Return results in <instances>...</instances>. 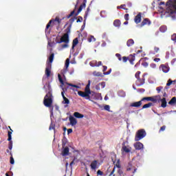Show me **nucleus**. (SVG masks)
<instances>
[{
  "instance_id": "nucleus-32",
  "label": "nucleus",
  "mask_w": 176,
  "mask_h": 176,
  "mask_svg": "<svg viewBox=\"0 0 176 176\" xmlns=\"http://www.w3.org/2000/svg\"><path fill=\"white\" fill-rule=\"evenodd\" d=\"M113 25L114 27H118V28H119V27H120V21L119 19L114 21Z\"/></svg>"
},
{
  "instance_id": "nucleus-12",
  "label": "nucleus",
  "mask_w": 176,
  "mask_h": 176,
  "mask_svg": "<svg viewBox=\"0 0 176 176\" xmlns=\"http://www.w3.org/2000/svg\"><path fill=\"white\" fill-rule=\"evenodd\" d=\"M133 146L136 151H141V149H144V144L140 142L135 143Z\"/></svg>"
},
{
  "instance_id": "nucleus-15",
  "label": "nucleus",
  "mask_w": 176,
  "mask_h": 176,
  "mask_svg": "<svg viewBox=\"0 0 176 176\" xmlns=\"http://www.w3.org/2000/svg\"><path fill=\"white\" fill-rule=\"evenodd\" d=\"M91 67H100V65H102V62L97 60H92L90 62Z\"/></svg>"
},
{
  "instance_id": "nucleus-3",
  "label": "nucleus",
  "mask_w": 176,
  "mask_h": 176,
  "mask_svg": "<svg viewBox=\"0 0 176 176\" xmlns=\"http://www.w3.org/2000/svg\"><path fill=\"white\" fill-rule=\"evenodd\" d=\"M78 96L86 98L87 100L90 99V94H91V91H90V80H88V84L86 85L85 91H78Z\"/></svg>"
},
{
  "instance_id": "nucleus-31",
  "label": "nucleus",
  "mask_w": 176,
  "mask_h": 176,
  "mask_svg": "<svg viewBox=\"0 0 176 176\" xmlns=\"http://www.w3.org/2000/svg\"><path fill=\"white\" fill-rule=\"evenodd\" d=\"M76 19H78V18H76V16H74V17L71 18V19H69V21L70 24L69 25L68 27H70V30H71V29L72 28V24L74 23V21H75V20H76Z\"/></svg>"
},
{
  "instance_id": "nucleus-34",
  "label": "nucleus",
  "mask_w": 176,
  "mask_h": 176,
  "mask_svg": "<svg viewBox=\"0 0 176 176\" xmlns=\"http://www.w3.org/2000/svg\"><path fill=\"white\" fill-rule=\"evenodd\" d=\"M87 41L89 43L96 42V38L94 37V36H90L87 38Z\"/></svg>"
},
{
  "instance_id": "nucleus-52",
  "label": "nucleus",
  "mask_w": 176,
  "mask_h": 176,
  "mask_svg": "<svg viewBox=\"0 0 176 176\" xmlns=\"http://www.w3.org/2000/svg\"><path fill=\"white\" fill-rule=\"evenodd\" d=\"M116 57H118L119 61H122V56H120V54H116Z\"/></svg>"
},
{
  "instance_id": "nucleus-24",
  "label": "nucleus",
  "mask_w": 176,
  "mask_h": 176,
  "mask_svg": "<svg viewBox=\"0 0 176 176\" xmlns=\"http://www.w3.org/2000/svg\"><path fill=\"white\" fill-rule=\"evenodd\" d=\"M146 24H148V25H151V21L148 19H144L141 23V27H144V25H146Z\"/></svg>"
},
{
  "instance_id": "nucleus-18",
  "label": "nucleus",
  "mask_w": 176,
  "mask_h": 176,
  "mask_svg": "<svg viewBox=\"0 0 176 176\" xmlns=\"http://www.w3.org/2000/svg\"><path fill=\"white\" fill-rule=\"evenodd\" d=\"M61 96L63 98V104L68 105V104H69V100L67 99V97H65V96L64 95V91L61 92Z\"/></svg>"
},
{
  "instance_id": "nucleus-26",
  "label": "nucleus",
  "mask_w": 176,
  "mask_h": 176,
  "mask_svg": "<svg viewBox=\"0 0 176 176\" xmlns=\"http://www.w3.org/2000/svg\"><path fill=\"white\" fill-rule=\"evenodd\" d=\"M145 83V79L141 80V78H138L136 81L137 86H142Z\"/></svg>"
},
{
  "instance_id": "nucleus-36",
  "label": "nucleus",
  "mask_w": 176,
  "mask_h": 176,
  "mask_svg": "<svg viewBox=\"0 0 176 176\" xmlns=\"http://www.w3.org/2000/svg\"><path fill=\"white\" fill-rule=\"evenodd\" d=\"M153 105V104L152 103H148V104H144V105H143V107H142V109H146V108H151V107Z\"/></svg>"
},
{
  "instance_id": "nucleus-47",
  "label": "nucleus",
  "mask_w": 176,
  "mask_h": 176,
  "mask_svg": "<svg viewBox=\"0 0 176 176\" xmlns=\"http://www.w3.org/2000/svg\"><path fill=\"white\" fill-rule=\"evenodd\" d=\"M82 21H83V17L82 16H78V19L76 21V23H82Z\"/></svg>"
},
{
  "instance_id": "nucleus-14",
  "label": "nucleus",
  "mask_w": 176,
  "mask_h": 176,
  "mask_svg": "<svg viewBox=\"0 0 176 176\" xmlns=\"http://www.w3.org/2000/svg\"><path fill=\"white\" fill-rule=\"evenodd\" d=\"M62 156H68L69 155V148L68 146L62 147Z\"/></svg>"
},
{
  "instance_id": "nucleus-20",
  "label": "nucleus",
  "mask_w": 176,
  "mask_h": 176,
  "mask_svg": "<svg viewBox=\"0 0 176 176\" xmlns=\"http://www.w3.org/2000/svg\"><path fill=\"white\" fill-rule=\"evenodd\" d=\"M135 23L136 24H140L141 23V12H140L135 17Z\"/></svg>"
},
{
  "instance_id": "nucleus-54",
  "label": "nucleus",
  "mask_w": 176,
  "mask_h": 176,
  "mask_svg": "<svg viewBox=\"0 0 176 176\" xmlns=\"http://www.w3.org/2000/svg\"><path fill=\"white\" fill-rule=\"evenodd\" d=\"M150 67H151V68L155 69V68H156V64H155V63H151V64L150 65Z\"/></svg>"
},
{
  "instance_id": "nucleus-27",
  "label": "nucleus",
  "mask_w": 176,
  "mask_h": 176,
  "mask_svg": "<svg viewBox=\"0 0 176 176\" xmlns=\"http://www.w3.org/2000/svg\"><path fill=\"white\" fill-rule=\"evenodd\" d=\"M133 45H134V40H133L132 38H130L126 41V45L128 46V47L133 46Z\"/></svg>"
},
{
  "instance_id": "nucleus-10",
  "label": "nucleus",
  "mask_w": 176,
  "mask_h": 176,
  "mask_svg": "<svg viewBox=\"0 0 176 176\" xmlns=\"http://www.w3.org/2000/svg\"><path fill=\"white\" fill-rule=\"evenodd\" d=\"M50 74H52V64L47 63V66L45 68V75L47 78H50Z\"/></svg>"
},
{
  "instance_id": "nucleus-17",
  "label": "nucleus",
  "mask_w": 176,
  "mask_h": 176,
  "mask_svg": "<svg viewBox=\"0 0 176 176\" xmlns=\"http://www.w3.org/2000/svg\"><path fill=\"white\" fill-rule=\"evenodd\" d=\"M83 8H86V3H83L82 4H81L77 11V12L75 14V16L76 17V16H78L79 14V13H80L83 9Z\"/></svg>"
},
{
  "instance_id": "nucleus-11",
  "label": "nucleus",
  "mask_w": 176,
  "mask_h": 176,
  "mask_svg": "<svg viewBox=\"0 0 176 176\" xmlns=\"http://www.w3.org/2000/svg\"><path fill=\"white\" fill-rule=\"evenodd\" d=\"M160 71H162L164 74H167L170 71V67L166 65H161L160 66Z\"/></svg>"
},
{
  "instance_id": "nucleus-28",
  "label": "nucleus",
  "mask_w": 176,
  "mask_h": 176,
  "mask_svg": "<svg viewBox=\"0 0 176 176\" xmlns=\"http://www.w3.org/2000/svg\"><path fill=\"white\" fill-rule=\"evenodd\" d=\"M8 129H10V131H8V141H12V133H13V130L10 126H8Z\"/></svg>"
},
{
  "instance_id": "nucleus-21",
  "label": "nucleus",
  "mask_w": 176,
  "mask_h": 176,
  "mask_svg": "<svg viewBox=\"0 0 176 176\" xmlns=\"http://www.w3.org/2000/svg\"><path fill=\"white\" fill-rule=\"evenodd\" d=\"M118 97H121L122 98H124L126 97V91L120 89L118 91Z\"/></svg>"
},
{
  "instance_id": "nucleus-22",
  "label": "nucleus",
  "mask_w": 176,
  "mask_h": 176,
  "mask_svg": "<svg viewBox=\"0 0 176 176\" xmlns=\"http://www.w3.org/2000/svg\"><path fill=\"white\" fill-rule=\"evenodd\" d=\"M142 101H152L153 102H155L156 99H155L153 97H144L142 99Z\"/></svg>"
},
{
  "instance_id": "nucleus-55",
  "label": "nucleus",
  "mask_w": 176,
  "mask_h": 176,
  "mask_svg": "<svg viewBox=\"0 0 176 176\" xmlns=\"http://www.w3.org/2000/svg\"><path fill=\"white\" fill-rule=\"evenodd\" d=\"M104 173H102V171H101L100 170H98L97 171V175H102Z\"/></svg>"
},
{
  "instance_id": "nucleus-51",
  "label": "nucleus",
  "mask_w": 176,
  "mask_h": 176,
  "mask_svg": "<svg viewBox=\"0 0 176 176\" xmlns=\"http://www.w3.org/2000/svg\"><path fill=\"white\" fill-rule=\"evenodd\" d=\"M124 6H126V5H121L120 6H118L117 9H124V10H127L125 8H123Z\"/></svg>"
},
{
  "instance_id": "nucleus-61",
  "label": "nucleus",
  "mask_w": 176,
  "mask_h": 176,
  "mask_svg": "<svg viewBox=\"0 0 176 176\" xmlns=\"http://www.w3.org/2000/svg\"><path fill=\"white\" fill-rule=\"evenodd\" d=\"M71 133H72V129H67V134L69 135Z\"/></svg>"
},
{
  "instance_id": "nucleus-1",
  "label": "nucleus",
  "mask_w": 176,
  "mask_h": 176,
  "mask_svg": "<svg viewBox=\"0 0 176 176\" xmlns=\"http://www.w3.org/2000/svg\"><path fill=\"white\" fill-rule=\"evenodd\" d=\"M166 9L164 7L160 6L159 12L161 13V17H169L171 14L176 13V0H169L167 1L166 6Z\"/></svg>"
},
{
  "instance_id": "nucleus-9",
  "label": "nucleus",
  "mask_w": 176,
  "mask_h": 176,
  "mask_svg": "<svg viewBox=\"0 0 176 176\" xmlns=\"http://www.w3.org/2000/svg\"><path fill=\"white\" fill-rule=\"evenodd\" d=\"M126 171H131L133 174H135V173H137V167L134 166V163L133 162L128 164L126 166Z\"/></svg>"
},
{
  "instance_id": "nucleus-56",
  "label": "nucleus",
  "mask_w": 176,
  "mask_h": 176,
  "mask_svg": "<svg viewBox=\"0 0 176 176\" xmlns=\"http://www.w3.org/2000/svg\"><path fill=\"white\" fill-rule=\"evenodd\" d=\"M142 65H143V67H144L145 68H146V67H148V65H149V64H148V63H146V62H144V63H142Z\"/></svg>"
},
{
  "instance_id": "nucleus-50",
  "label": "nucleus",
  "mask_w": 176,
  "mask_h": 176,
  "mask_svg": "<svg viewBox=\"0 0 176 176\" xmlns=\"http://www.w3.org/2000/svg\"><path fill=\"white\" fill-rule=\"evenodd\" d=\"M65 67L66 68H68V67H69V59H66V62H65Z\"/></svg>"
},
{
  "instance_id": "nucleus-43",
  "label": "nucleus",
  "mask_w": 176,
  "mask_h": 176,
  "mask_svg": "<svg viewBox=\"0 0 176 176\" xmlns=\"http://www.w3.org/2000/svg\"><path fill=\"white\" fill-rule=\"evenodd\" d=\"M58 80H59L60 83H61L62 85H64V80H63L61 75L58 74Z\"/></svg>"
},
{
  "instance_id": "nucleus-6",
  "label": "nucleus",
  "mask_w": 176,
  "mask_h": 176,
  "mask_svg": "<svg viewBox=\"0 0 176 176\" xmlns=\"http://www.w3.org/2000/svg\"><path fill=\"white\" fill-rule=\"evenodd\" d=\"M111 160L114 164V168L111 173V175H112V174H113V173H115V168H118V171L120 175L124 176V173H123V172L119 170V168H120V160H113V158H111Z\"/></svg>"
},
{
  "instance_id": "nucleus-4",
  "label": "nucleus",
  "mask_w": 176,
  "mask_h": 176,
  "mask_svg": "<svg viewBox=\"0 0 176 176\" xmlns=\"http://www.w3.org/2000/svg\"><path fill=\"white\" fill-rule=\"evenodd\" d=\"M62 20L63 19H60L58 16H56L55 19H51L46 25L45 32H47V34H50V31H52V29L49 30V28H50V27H53L55 23H58V25H60L61 24Z\"/></svg>"
},
{
  "instance_id": "nucleus-33",
  "label": "nucleus",
  "mask_w": 176,
  "mask_h": 176,
  "mask_svg": "<svg viewBox=\"0 0 176 176\" xmlns=\"http://www.w3.org/2000/svg\"><path fill=\"white\" fill-rule=\"evenodd\" d=\"M99 108H101V109H104L105 111H108L109 112L110 107L109 105H105L104 107L101 105H98Z\"/></svg>"
},
{
  "instance_id": "nucleus-7",
  "label": "nucleus",
  "mask_w": 176,
  "mask_h": 176,
  "mask_svg": "<svg viewBox=\"0 0 176 176\" xmlns=\"http://www.w3.org/2000/svg\"><path fill=\"white\" fill-rule=\"evenodd\" d=\"M145 137H146V131H145V129H140L136 133L135 141H140V140L145 138Z\"/></svg>"
},
{
  "instance_id": "nucleus-19",
  "label": "nucleus",
  "mask_w": 176,
  "mask_h": 176,
  "mask_svg": "<svg viewBox=\"0 0 176 176\" xmlns=\"http://www.w3.org/2000/svg\"><path fill=\"white\" fill-rule=\"evenodd\" d=\"M98 164V161L97 160H94L91 163V168L92 170H96V168H98V167H97V165Z\"/></svg>"
},
{
  "instance_id": "nucleus-8",
  "label": "nucleus",
  "mask_w": 176,
  "mask_h": 176,
  "mask_svg": "<svg viewBox=\"0 0 176 176\" xmlns=\"http://www.w3.org/2000/svg\"><path fill=\"white\" fill-rule=\"evenodd\" d=\"M121 152L122 155H126V153H130L131 152V148L130 146L127 145L126 142L122 143V146L121 148Z\"/></svg>"
},
{
  "instance_id": "nucleus-29",
  "label": "nucleus",
  "mask_w": 176,
  "mask_h": 176,
  "mask_svg": "<svg viewBox=\"0 0 176 176\" xmlns=\"http://www.w3.org/2000/svg\"><path fill=\"white\" fill-rule=\"evenodd\" d=\"M78 43H79V40L78 39V38H74L72 43V49H75V47L76 46V45H78Z\"/></svg>"
},
{
  "instance_id": "nucleus-59",
  "label": "nucleus",
  "mask_w": 176,
  "mask_h": 176,
  "mask_svg": "<svg viewBox=\"0 0 176 176\" xmlns=\"http://www.w3.org/2000/svg\"><path fill=\"white\" fill-rule=\"evenodd\" d=\"M67 47H68V44H67V43L63 44V45H62V48H63V49H65V48H67Z\"/></svg>"
},
{
  "instance_id": "nucleus-35",
  "label": "nucleus",
  "mask_w": 176,
  "mask_h": 176,
  "mask_svg": "<svg viewBox=\"0 0 176 176\" xmlns=\"http://www.w3.org/2000/svg\"><path fill=\"white\" fill-rule=\"evenodd\" d=\"M176 102V98L173 97L171 98V100L168 102L169 105H173V104H175Z\"/></svg>"
},
{
  "instance_id": "nucleus-60",
  "label": "nucleus",
  "mask_w": 176,
  "mask_h": 176,
  "mask_svg": "<svg viewBox=\"0 0 176 176\" xmlns=\"http://www.w3.org/2000/svg\"><path fill=\"white\" fill-rule=\"evenodd\" d=\"M50 130H54V126H53V124H51L50 126Z\"/></svg>"
},
{
  "instance_id": "nucleus-13",
  "label": "nucleus",
  "mask_w": 176,
  "mask_h": 176,
  "mask_svg": "<svg viewBox=\"0 0 176 176\" xmlns=\"http://www.w3.org/2000/svg\"><path fill=\"white\" fill-rule=\"evenodd\" d=\"M69 120L70 122L71 126H76V124H78V120H76V118H75V117L72 116H69Z\"/></svg>"
},
{
  "instance_id": "nucleus-49",
  "label": "nucleus",
  "mask_w": 176,
  "mask_h": 176,
  "mask_svg": "<svg viewBox=\"0 0 176 176\" xmlns=\"http://www.w3.org/2000/svg\"><path fill=\"white\" fill-rule=\"evenodd\" d=\"M156 90H157V93H160V91H162V90H163V87H157L156 88Z\"/></svg>"
},
{
  "instance_id": "nucleus-41",
  "label": "nucleus",
  "mask_w": 176,
  "mask_h": 176,
  "mask_svg": "<svg viewBox=\"0 0 176 176\" xmlns=\"http://www.w3.org/2000/svg\"><path fill=\"white\" fill-rule=\"evenodd\" d=\"M159 50H160V49L159 47H154L155 52H151L150 53H151V54H155V53H158L159 52Z\"/></svg>"
},
{
  "instance_id": "nucleus-2",
  "label": "nucleus",
  "mask_w": 176,
  "mask_h": 176,
  "mask_svg": "<svg viewBox=\"0 0 176 176\" xmlns=\"http://www.w3.org/2000/svg\"><path fill=\"white\" fill-rule=\"evenodd\" d=\"M43 104L47 108L50 109L51 113H53V95L52 94V91H49L44 97Z\"/></svg>"
},
{
  "instance_id": "nucleus-40",
  "label": "nucleus",
  "mask_w": 176,
  "mask_h": 176,
  "mask_svg": "<svg viewBox=\"0 0 176 176\" xmlns=\"http://www.w3.org/2000/svg\"><path fill=\"white\" fill-rule=\"evenodd\" d=\"M65 145H67V139L63 138L62 140V148H65Z\"/></svg>"
},
{
  "instance_id": "nucleus-44",
  "label": "nucleus",
  "mask_w": 176,
  "mask_h": 176,
  "mask_svg": "<svg viewBox=\"0 0 176 176\" xmlns=\"http://www.w3.org/2000/svg\"><path fill=\"white\" fill-rule=\"evenodd\" d=\"M75 14V10H74L69 15L67 16V19H70Z\"/></svg>"
},
{
  "instance_id": "nucleus-62",
  "label": "nucleus",
  "mask_w": 176,
  "mask_h": 176,
  "mask_svg": "<svg viewBox=\"0 0 176 176\" xmlns=\"http://www.w3.org/2000/svg\"><path fill=\"white\" fill-rule=\"evenodd\" d=\"M164 130H166V126H162L160 129V131H164Z\"/></svg>"
},
{
  "instance_id": "nucleus-25",
  "label": "nucleus",
  "mask_w": 176,
  "mask_h": 176,
  "mask_svg": "<svg viewBox=\"0 0 176 176\" xmlns=\"http://www.w3.org/2000/svg\"><path fill=\"white\" fill-rule=\"evenodd\" d=\"M161 103L162 108H166V107H167V100H166V98L161 99Z\"/></svg>"
},
{
  "instance_id": "nucleus-53",
  "label": "nucleus",
  "mask_w": 176,
  "mask_h": 176,
  "mask_svg": "<svg viewBox=\"0 0 176 176\" xmlns=\"http://www.w3.org/2000/svg\"><path fill=\"white\" fill-rule=\"evenodd\" d=\"M69 86H71L72 87H75L76 89H78L79 87L78 85H74V84H68Z\"/></svg>"
},
{
  "instance_id": "nucleus-45",
  "label": "nucleus",
  "mask_w": 176,
  "mask_h": 176,
  "mask_svg": "<svg viewBox=\"0 0 176 176\" xmlns=\"http://www.w3.org/2000/svg\"><path fill=\"white\" fill-rule=\"evenodd\" d=\"M93 75L94 76H102V74L100 72H94Z\"/></svg>"
},
{
  "instance_id": "nucleus-38",
  "label": "nucleus",
  "mask_w": 176,
  "mask_h": 176,
  "mask_svg": "<svg viewBox=\"0 0 176 176\" xmlns=\"http://www.w3.org/2000/svg\"><path fill=\"white\" fill-rule=\"evenodd\" d=\"M160 32H166L167 31V27L166 26H161L160 28Z\"/></svg>"
},
{
  "instance_id": "nucleus-48",
  "label": "nucleus",
  "mask_w": 176,
  "mask_h": 176,
  "mask_svg": "<svg viewBox=\"0 0 176 176\" xmlns=\"http://www.w3.org/2000/svg\"><path fill=\"white\" fill-rule=\"evenodd\" d=\"M141 74V72H138L135 74V76L136 79H140V75Z\"/></svg>"
},
{
  "instance_id": "nucleus-39",
  "label": "nucleus",
  "mask_w": 176,
  "mask_h": 176,
  "mask_svg": "<svg viewBox=\"0 0 176 176\" xmlns=\"http://www.w3.org/2000/svg\"><path fill=\"white\" fill-rule=\"evenodd\" d=\"M89 12H90V7H88L87 8V10L85 12V15L84 16L85 20H86V19H87V16H89Z\"/></svg>"
},
{
  "instance_id": "nucleus-37",
  "label": "nucleus",
  "mask_w": 176,
  "mask_h": 176,
  "mask_svg": "<svg viewBox=\"0 0 176 176\" xmlns=\"http://www.w3.org/2000/svg\"><path fill=\"white\" fill-rule=\"evenodd\" d=\"M10 153V164H14V158H13V154L12 153Z\"/></svg>"
},
{
  "instance_id": "nucleus-63",
  "label": "nucleus",
  "mask_w": 176,
  "mask_h": 176,
  "mask_svg": "<svg viewBox=\"0 0 176 176\" xmlns=\"http://www.w3.org/2000/svg\"><path fill=\"white\" fill-rule=\"evenodd\" d=\"M154 61H155V63H159V61H160V58H154Z\"/></svg>"
},
{
  "instance_id": "nucleus-30",
  "label": "nucleus",
  "mask_w": 176,
  "mask_h": 176,
  "mask_svg": "<svg viewBox=\"0 0 176 176\" xmlns=\"http://www.w3.org/2000/svg\"><path fill=\"white\" fill-rule=\"evenodd\" d=\"M53 60H54V54H51L49 57V62H47V64H52Z\"/></svg>"
},
{
  "instance_id": "nucleus-16",
  "label": "nucleus",
  "mask_w": 176,
  "mask_h": 176,
  "mask_svg": "<svg viewBox=\"0 0 176 176\" xmlns=\"http://www.w3.org/2000/svg\"><path fill=\"white\" fill-rule=\"evenodd\" d=\"M142 105V100H141L139 102H133L130 104V107H135V108H138V107H141Z\"/></svg>"
},
{
  "instance_id": "nucleus-23",
  "label": "nucleus",
  "mask_w": 176,
  "mask_h": 176,
  "mask_svg": "<svg viewBox=\"0 0 176 176\" xmlns=\"http://www.w3.org/2000/svg\"><path fill=\"white\" fill-rule=\"evenodd\" d=\"M74 116L75 118H76L77 119H82V118H85V116L83 114H81L79 112H75L74 113Z\"/></svg>"
},
{
  "instance_id": "nucleus-58",
  "label": "nucleus",
  "mask_w": 176,
  "mask_h": 176,
  "mask_svg": "<svg viewBox=\"0 0 176 176\" xmlns=\"http://www.w3.org/2000/svg\"><path fill=\"white\" fill-rule=\"evenodd\" d=\"M122 60H123V63H127V57L124 56V57L122 58Z\"/></svg>"
},
{
  "instance_id": "nucleus-57",
  "label": "nucleus",
  "mask_w": 176,
  "mask_h": 176,
  "mask_svg": "<svg viewBox=\"0 0 176 176\" xmlns=\"http://www.w3.org/2000/svg\"><path fill=\"white\" fill-rule=\"evenodd\" d=\"M138 91L139 93H144L145 92V89H138Z\"/></svg>"
},
{
  "instance_id": "nucleus-64",
  "label": "nucleus",
  "mask_w": 176,
  "mask_h": 176,
  "mask_svg": "<svg viewBox=\"0 0 176 176\" xmlns=\"http://www.w3.org/2000/svg\"><path fill=\"white\" fill-rule=\"evenodd\" d=\"M124 19L125 20H129V14H126L125 15H124Z\"/></svg>"
},
{
  "instance_id": "nucleus-5",
  "label": "nucleus",
  "mask_w": 176,
  "mask_h": 176,
  "mask_svg": "<svg viewBox=\"0 0 176 176\" xmlns=\"http://www.w3.org/2000/svg\"><path fill=\"white\" fill-rule=\"evenodd\" d=\"M65 34L60 38V41H58L57 43H69V34H71V26L67 27L65 30Z\"/></svg>"
},
{
  "instance_id": "nucleus-42",
  "label": "nucleus",
  "mask_w": 176,
  "mask_h": 176,
  "mask_svg": "<svg viewBox=\"0 0 176 176\" xmlns=\"http://www.w3.org/2000/svg\"><path fill=\"white\" fill-rule=\"evenodd\" d=\"M12 148H13V142L10 140L9 141L8 148L10 149V151H12Z\"/></svg>"
},
{
  "instance_id": "nucleus-46",
  "label": "nucleus",
  "mask_w": 176,
  "mask_h": 176,
  "mask_svg": "<svg viewBox=\"0 0 176 176\" xmlns=\"http://www.w3.org/2000/svg\"><path fill=\"white\" fill-rule=\"evenodd\" d=\"M173 82H175V80H171V79H169L166 83V86H171V85H173Z\"/></svg>"
}]
</instances>
